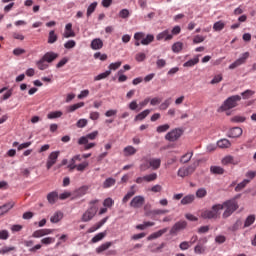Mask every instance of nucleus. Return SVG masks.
<instances>
[{"mask_svg": "<svg viewBox=\"0 0 256 256\" xmlns=\"http://www.w3.org/2000/svg\"><path fill=\"white\" fill-rule=\"evenodd\" d=\"M197 63H199V55H197L193 59H190L187 62H185L183 64V67H195V65H197Z\"/></svg>", "mask_w": 256, "mask_h": 256, "instance_id": "33", "label": "nucleus"}, {"mask_svg": "<svg viewBox=\"0 0 256 256\" xmlns=\"http://www.w3.org/2000/svg\"><path fill=\"white\" fill-rule=\"evenodd\" d=\"M57 57H59V54H57L55 52H47L46 54H44L42 59L46 63H53V61H55V59H57Z\"/></svg>", "mask_w": 256, "mask_h": 256, "instance_id": "17", "label": "nucleus"}, {"mask_svg": "<svg viewBox=\"0 0 256 256\" xmlns=\"http://www.w3.org/2000/svg\"><path fill=\"white\" fill-rule=\"evenodd\" d=\"M251 183V180L249 179H244L242 182H240L236 187H235V191L239 192V191H243V189H245L247 187V185H249Z\"/></svg>", "mask_w": 256, "mask_h": 256, "instance_id": "30", "label": "nucleus"}, {"mask_svg": "<svg viewBox=\"0 0 256 256\" xmlns=\"http://www.w3.org/2000/svg\"><path fill=\"white\" fill-rule=\"evenodd\" d=\"M0 239L2 241H7V239H9V231L7 230H1L0 231Z\"/></svg>", "mask_w": 256, "mask_h": 256, "instance_id": "63", "label": "nucleus"}, {"mask_svg": "<svg viewBox=\"0 0 256 256\" xmlns=\"http://www.w3.org/2000/svg\"><path fill=\"white\" fill-rule=\"evenodd\" d=\"M59 117H63V112L62 111H54V112H50L47 115L48 119H59Z\"/></svg>", "mask_w": 256, "mask_h": 256, "instance_id": "43", "label": "nucleus"}, {"mask_svg": "<svg viewBox=\"0 0 256 256\" xmlns=\"http://www.w3.org/2000/svg\"><path fill=\"white\" fill-rule=\"evenodd\" d=\"M119 67H121V62L120 61L115 62V63H111L108 66V69H109V71H117V69H119Z\"/></svg>", "mask_w": 256, "mask_h": 256, "instance_id": "59", "label": "nucleus"}, {"mask_svg": "<svg viewBox=\"0 0 256 256\" xmlns=\"http://www.w3.org/2000/svg\"><path fill=\"white\" fill-rule=\"evenodd\" d=\"M136 187H137L136 185L131 186L130 191L127 192V194L123 197L122 203H127V201H129V199H131V197H133V195L137 193V191H135Z\"/></svg>", "mask_w": 256, "mask_h": 256, "instance_id": "23", "label": "nucleus"}, {"mask_svg": "<svg viewBox=\"0 0 256 256\" xmlns=\"http://www.w3.org/2000/svg\"><path fill=\"white\" fill-rule=\"evenodd\" d=\"M87 191H89V186H82L75 191V195L76 197H83V195H87Z\"/></svg>", "mask_w": 256, "mask_h": 256, "instance_id": "31", "label": "nucleus"}, {"mask_svg": "<svg viewBox=\"0 0 256 256\" xmlns=\"http://www.w3.org/2000/svg\"><path fill=\"white\" fill-rule=\"evenodd\" d=\"M241 135H243V129L240 127H234L230 129L228 137L235 139L237 137H241Z\"/></svg>", "mask_w": 256, "mask_h": 256, "instance_id": "19", "label": "nucleus"}, {"mask_svg": "<svg viewBox=\"0 0 256 256\" xmlns=\"http://www.w3.org/2000/svg\"><path fill=\"white\" fill-rule=\"evenodd\" d=\"M249 55V52L243 53L240 58L229 65V69H237V67H240V65H245L247 59H249Z\"/></svg>", "mask_w": 256, "mask_h": 256, "instance_id": "8", "label": "nucleus"}, {"mask_svg": "<svg viewBox=\"0 0 256 256\" xmlns=\"http://www.w3.org/2000/svg\"><path fill=\"white\" fill-rule=\"evenodd\" d=\"M57 39H58V36L57 34H55V30L50 31L48 35V43L50 45H53V43H56Z\"/></svg>", "mask_w": 256, "mask_h": 256, "instance_id": "39", "label": "nucleus"}, {"mask_svg": "<svg viewBox=\"0 0 256 256\" xmlns=\"http://www.w3.org/2000/svg\"><path fill=\"white\" fill-rule=\"evenodd\" d=\"M222 165H237L233 156H226L222 159Z\"/></svg>", "mask_w": 256, "mask_h": 256, "instance_id": "36", "label": "nucleus"}, {"mask_svg": "<svg viewBox=\"0 0 256 256\" xmlns=\"http://www.w3.org/2000/svg\"><path fill=\"white\" fill-rule=\"evenodd\" d=\"M145 183H151L157 181V173H151L144 176Z\"/></svg>", "mask_w": 256, "mask_h": 256, "instance_id": "45", "label": "nucleus"}, {"mask_svg": "<svg viewBox=\"0 0 256 256\" xmlns=\"http://www.w3.org/2000/svg\"><path fill=\"white\" fill-rule=\"evenodd\" d=\"M94 59H100V61H107V54H101V52H96L94 54Z\"/></svg>", "mask_w": 256, "mask_h": 256, "instance_id": "60", "label": "nucleus"}, {"mask_svg": "<svg viewBox=\"0 0 256 256\" xmlns=\"http://www.w3.org/2000/svg\"><path fill=\"white\" fill-rule=\"evenodd\" d=\"M46 61L42 59H40L38 62H36V65L38 67V69L40 71H45V69H47L49 67V64L45 63Z\"/></svg>", "mask_w": 256, "mask_h": 256, "instance_id": "44", "label": "nucleus"}, {"mask_svg": "<svg viewBox=\"0 0 256 256\" xmlns=\"http://www.w3.org/2000/svg\"><path fill=\"white\" fill-rule=\"evenodd\" d=\"M42 245H51L55 243V238L53 237H45L41 239Z\"/></svg>", "mask_w": 256, "mask_h": 256, "instance_id": "56", "label": "nucleus"}, {"mask_svg": "<svg viewBox=\"0 0 256 256\" xmlns=\"http://www.w3.org/2000/svg\"><path fill=\"white\" fill-rule=\"evenodd\" d=\"M115 205V201H113L111 198H106L103 202L104 207H113Z\"/></svg>", "mask_w": 256, "mask_h": 256, "instance_id": "64", "label": "nucleus"}, {"mask_svg": "<svg viewBox=\"0 0 256 256\" xmlns=\"http://www.w3.org/2000/svg\"><path fill=\"white\" fill-rule=\"evenodd\" d=\"M181 135H183V130L180 128L173 129L165 135L166 141L175 142L180 139Z\"/></svg>", "mask_w": 256, "mask_h": 256, "instance_id": "5", "label": "nucleus"}, {"mask_svg": "<svg viewBox=\"0 0 256 256\" xmlns=\"http://www.w3.org/2000/svg\"><path fill=\"white\" fill-rule=\"evenodd\" d=\"M137 153V150L135 147L129 145V146H126L124 149H123V154H124V157H131L133 155H135Z\"/></svg>", "mask_w": 256, "mask_h": 256, "instance_id": "21", "label": "nucleus"}, {"mask_svg": "<svg viewBox=\"0 0 256 256\" xmlns=\"http://www.w3.org/2000/svg\"><path fill=\"white\" fill-rule=\"evenodd\" d=\"M195 201V195L190 194L186 195L184 198L181 200V205H191Z\"/></svg>", "mask_w": 256, "mask_h": 256, "instance_id": "26", "label": "nucleus"}, {"mask_svg": "<svg viewBox=\"0 0 256 256\" xmlns=\"http://www.w3.org/2000/svg\"><path fill=\"white\" fill-rule=\"evenodd\" d=\"M52 233V229H39L33 232L32 237L34 239H40V237H45V235H51Z\"/></svg>", "mask_w": 256, "mask_h": 256, "instance_id": "13", "label": "nucleus"}, {"mask_svg": "<svg viewBox=\"0 0 256 256\" xmlns=\"http://www.w3.org/2000/svg\"><path fill=\"white\" fill-rule=\"evenodd\" d=\"M115 183H116L115 178H107L103 183V188L109 189V187H113V185H115Z\"/></svg>", "mask_w": 256, "mask_h": 256, "instance_id": "40", "label": "nucleus"}, {"mask_svg": "<svg viewBox=\"0 0 256 256\" xmlns=\"http://www.w3.org/2000/svg\"><path fill=\"white\" fill-rule=\"evenodd\" d=\"M57 159H59V151H54L50 153L46 163V168L48 171L49 169H51V167H53V165H55V163H57Z\"/></svg>", "mask_w": 256, "mask_h": 256, "instance_id": "11", "label": "nucleus"}, {"mask_svg": "<svg viewBox=\"0 0 256 256\" xmlns=\"http://www.w3.org/2000/svg\"><path fill=\"white\" fill-rule=\"evenodd\" d=\"M194 253H197L198 255H203V253H205V247H203V245L201 244L196 245L194 248Z\"/></svg>", "mask_w": 256, "mask_h": 256, "instance_id": "58", "label": "nucleus"}, {"mask_svg": "<svg viewBox=\"0 0 256 256\" xmlns=\"http://www.w3.org/2000/svg\"><path fill=\"white\" fill-rule=\"evenodd\" d=\"M109 221V216L103 218L100 222L96 223L94 226L88 229V233H95L98 229H101Z\"/></svg>", "mask_w": 256, "mask_h": 256, "instance_id": "14", "label": "nucleus"}, {"mask_svg": "<svg viewBox=\"0 0 256 256\" xmlns=\"http://www.w3.org/2000/svg\"><path fill=\"white\" fill-rule=\"evenodd\" d=\"M223 81V74H218L214 76V78L211 80V85H217V83H221Z\"/></svg>", "mask_w": 256, "mask_h": 256, "instance_id": "57", "label": "nucleus"}, {"mask_svg": "<svg viewBox=\"0 0 256 256\" xmlns=\"http://www.w3.org/2000/svg\"><path fill=\"white\" fill-rule=\"evenodd\" d=\"M217 146L220 149H229V147H231V142L224 138L217 142Z\"/></svg>", "mask_w": 256, "mask_h": 256, "instance_id": "27", "label": "nucleus"}, {"mask_svg": "<svg viewBox=\"0 0 256 256\" xmlns=\"http://www.w3.org/2000/svg\"><path fill=\"white\" fill-rule=\"evenodd\" d=\"M88 167H89V162L84 161V162H82V163L76 165V170L83 172V171H85V169H87Z\"/></svg>", "mask_w": 256, "mask_h": 256, "instance_id": "55", "label": "nucleus"}, {"mask_svg": "<svg viewBox=\"0 0 256 256\" xmlns=\"http://www.w3.org/2000/svg\"><path fill=\"white\" fill-rule=\"evenodd\" d=\"M63 37L65 39H69L70 37H75V31H73V24L71 23L66 24Z\"/></svg>", "mask_w": 256, "mask_h": 256, "instance_id": "15", "label": "nucleus"}, {"mask_svg": "<svg viewBox=\"0 0 256 256\" xmlns=\"http://www.w3.org/2000/svg\"><path fill=\"white\" fill-rule=\"evenodd\" d=\"M197 169V164H192L188 167H182L178 170V177H189V175H193L195 173V170Z\"/></svg>", "mask_w": 256, "mask_h": 256, "instance_id": "4", "label": "nucleus"}, {"mask_svg": "<svg viewBox=\"0 0 256 256\" xmlns=\"http://www.w3.org/2000/svg\"><path fill=\"white\" fill-rule=\"evenodd\" d=\"M97 9V2H93L92 4H90L87 8V17H91V15H93V13H95V10Z\"/></svg>", "mask_w": 256, "mask_h": 256, "instance_id": "42", "label": "nucleus"}, {"mask_svg": "<svg viewBox=\"0 0 256 256\" xmlns=\"http://www.w3.org/2000/svg\"><path fill=\"white\" fill-rule=\"evenodd\" d=\"M255 220H256V216L254 214L249 215L244 221L243 229H247V227H251V225L255 223Z\"/></svg>", "mask_w": 256, "mask_h": 256, "instance_id": "25", "label": "nucleus"}, {"mask_svg": "<svg viewBox=\"0 0 256 256\" xmlns=\"http://www.w3.org/2000/svg\"><path fill=\"white\" fill-rule=\"evenodd\" d=\"M171 128V126L169 124H163L160 125L156 128L157 133H165L167 131H169V129Z\"/></svg>", "mask_w": 256, "mask_h": 256, "instance_id": "51", "label": "nucleus"}, {"mask_svg": "<svg viewBox=\"0 0 256 256\" xmlns=\"http://www.w3.org/2000/svg\"><path fill=\"white\" fill-rule=\"evenodd\" d=\"M143 37H145L144 32H137V33L134 34V39H135L134 45L136 47H139L141 45V39H143Z\"/></svg>", "mask_w": 256, "mask_h": 256, "instance_id": "32", "label": "nucleus"}, {"mask_svg": "<svg viewBox=\"0 0 256 256\" xmlns=\"http://www.w3.org/2000/svg\"><path fill=\"white\" fill-rule=\"evenodd\" d=\"M186 228H187L186 221L176 222L170 230V235H177L179 231H183V229H186Z\"/></svg>", "mask_w": 256, "mask_h": 256, "instance_id": "10", "label": "nucleus"}, {"mask_svg": "<svg viewBox=\"0 0 256 256\" xmlns=\"http://www.w3.org/2000/svg\"><path fill=\"white\" fill-rule=\"evenodd\" d=\"M99 137V131H94L78 139V145H87L89 141H95Z\"/></svg>", "mask_w": 256, "mask_h": 256, "instance_id": "7", "label": "nucleus"}, {"mask_svg": "<svg viewBox=\"0 0 256 256\" xmlns=\"http://www.w3.org/2000/svg\"><path fill=\"white\" fill-rule=\"evenodd\" d=\"M139 169L142 172H145V171L151 169V165L149 163V159H146L142 164H140Z\"/></svg>", "mask_w": 256, "mask_h": 256, "instance_id": "50", "label": "nucleus"}, {"mask_svg": "<svg viewBox=\"0 0 256 256\" xmlns=\"http://www.w3.org/2000/svg\"><path fill=\"white\" fill-rule=\"evenodd\" d=\"M111 75V70H107L97 76L94 77V81H101L102 79H107Z\"/></svg>", "mask_w": 256, "mask_h": 256, "instance_id": "41", "label": "nucleus"}, {"mask_svg": "<svg viewBox=\"0 0 256 256\" xmlns=\"http://www.w3.org/2000/svg\"><path fill=\"white\" fill-rule=\"evenodd\" d=\"M13 207H15V202H8L0 206V217L5 215L6 213H9V211H11Z\"/></svg>", "mask_w": 256, "mask_h": 256, "instance_id": "16", "label": "nucleus"}, {"mask_svg": "<svg viewBox=\"0 0 256 256\" xmlns=\"http://www.w3.org/2000/svg\"><path fill=\"white\" fill-rule=\"evenodd\" d=\"M245 177H247L249 181H253V179L256 177V171L249 170L246 172Z\"/></svg>", "mask_w": 256, "mask_h": 256, "instance_id": "61", "label": "nucleus"}, {"mask_svg": "<svg viewBox=\"0 0 256 256\" xmlns=\"http://www.w3.org/2000/svg\"><path fill=\"white\" fill-rule=\"evenodd\" d=\"M169 105H171V98L166 99L160 106V111H165L169 108Z\"/></svg>", "mask_w": 256, "mask_h": 256, "instance_id": "53", "label": "nucleus"}, {"mask_svg": "<svg viewBox=\"0 0 256 256\" xmlns=\"http://www.w3.org/2000/svg\"><path fill=\"white\" fill-rule=\"evenodd\" d=\"M192 157H193V152H188L181 157L180 162L189 163Z\"/></svg>", "mask_w": 256, "mask_h": 256, "instance_id": "48", "label": "nucleus"}, {"mask_svg": "<svg viewBox=\"0 0 256 256\" xmlns=\"http://www.w3.org/2000/svg\"><path fill=\"white\" fill-rule=\"evenodd\" d=\"M214 31H223L225 29V22L223 21H218L215 22L213 25Z\"/></svg>", "mask_w": 256, "mask_h": 256, "instance_id": "46", "label": "nucleus"}, {"mask_svg": "<svg viewBox=\"0 0 256 256\" xmlns=\"http://www.w3.org/2000/svg\"><path fill=\"white\" fill-rule=\"evenodd\" d=\"M149 113H151L150 109L144 110L143 112L135 116L134 121H143V119H145L149 115Z\"/></svg>", "mask_w": 256, "mask_h": 256, "instance_id": "34", "label": "nucleus"}, {"mask_svg": "<svg viewBox=\"0 0 256 256\" xmlns=\"http://www.w3.org/2000/svg\"><path fill=\"white\" fill-rule=\"evenodd\" d=\"M77 45V42L75 40H69L64 44L65 49H73Z\"/></svg>", "mask_w": 256, "mask_h": 256, "instance_id": "62", "label": "nucleus"}, {"mask_svg": "<svg viewBox=\"0 0 256 256\" xmlns=\"http://www.w3.org/2000/svg\"><path fill=\"white\" fill-rule=\"evenodd\" d=\"M81 107H85V102L76 103L68 107V113H73L77 111V109H81Z\"/></svg>", "mask_w": 256, "mask_h": 256, "instance_id": "37", "label": "nucleus"}, {"mask_svg": "<svg viewBox=\"0 0 256 256\" xmlns=\"http://www.w3.org/2000/svg\"><path fill=\"white\" fill-rule=\"evenodd\" d=\"M239 101H241L240 95H233L228 97L223 104L218 108V113H223L224 111H229L231 109H235L239 105Z\"/></svg>", "mask_w": 256, "mask_h": 256, "instance_id": "1", "label": "nucleus"}, {"mask_svg": "<svg viewBox=\"0 0 256 256\" xmlns=\"http://www.w3.org/2000/svg\"><path fill=\"white\" fill-rule=\"evenodd\" d=\"M95 215H97V207L91 206L82 215L81 221H83V223H89V221H91Z\"/></svg>", "mask_w": 256, "mask_h": 256, "instance_id": "6", "label": "nucleus"}, {"mask_svg": "<svg viewBox=\"0 0 256 256\" xmlns=\"http://www.w3.org/2000/svg\"><path fill=\"white\" fill-rule=\"evenodd\" d=\"M210 173L213 175H223V173H225V169L221 166H211Z\"/></svg>", "mask_w": 256, "mask_h": 256, "instance_id": "28", "label": "nucleus"}, {"mask_svg": "<svg viewBox=\"0 0 256 256\" xmlns=\"http://www.w3.org/2000/svg\"><path fill=\"white\" fill-rule=\"evenodd\" d=\"M47 199L51 205H54V203L59 199V194L57 192H50L47 195Z\"/></svg>", "mask_w": 256, "mask_h": 256, "instance_id": "29", "label": "nucleus"}, {"mask_svg": "<svg viewBox=\"0 0 256 256\" xmlns=\"http://www.w3.org/2000/svg\"><path fill=\"white\" fill-rule=\"evenodd\" d=\"M155 41V36L153 34H148L141 38V45H151Z\"/></svg>", "mask_w": 256, "mask_h": 256, "instance_id": "24", "label": "nucleus"}, {"mask_svg": "<svg viewBox=\"0 0 256 256\" xmlns=\"http://www.w3.org/2000/svg\"><path fill=\"white\" fill-rule=\"evenodd\" d=\"M172 51H173V53H181V51H183V43L182 42H175L172 45Z\"/></svg>", "mask_w": 256, "mask_h": 256, "instance_id": "38", "label": "nucleus"}, {"mask_svg": "<svg viewBox=\"0 0 256 256\" xmlns=\"http://www.w3.org/2000/svg\"><path fill=\"white\" fill-rule=\"evenodd\" d=\"M148 163H150V169L153 171H157L161 167V160L160 158H150L148 159Z\"/></svg>", "mask_w": 256, "mask_h": 256, "instance_id": "18", "label": "nucleus"}, {"mask_svg": "<svg viewBox=\"0 0 256 256\" xmlns=\"http://www.w3.org/2000/svg\"><path fill=\"white\" fill-rule=\"evenodd\" d=\"M219 211H223V206L216 204L212 206V209L203 211L201 217L202 219H218L219 215H221Z\"/></svg>", "mask_w": 256, "mask_h": 256, "instance_id": "2", "label": "nucleus"}, {"mask_svg": "<svg viewBox=\"0 0 256 256\" xmlns=\"http://www.w3.org/2000/svg\"><path fill=\"white\" fill-rule=\"evenodd\" d=\"M61 219H63V213L58 211L51 216L50 221L51 223H59Z\"/></svg>", "mask_w": 256, "mask_h": 256, "instance_id": "35", "label": "nucleus"}, {"mask_svg": "<svg viewBox=\"0 0 256 256\" xmlns=\"http://www.w3.org/2000/svg\"><path fill=\"white\" fill-rule=\"evenodd\" d=\"M196 197L198 199H203L204 197H207V190L205 188H199L196 191Z\"/></svg>", "mask_w": 256, "mask_h": 256, "instance_id": "49", "label": "nucleus"}, {"mask_svg": "<svg viewBox=\"0 0 256 256\" xmlns=\"http://www.w3.org/2000/svg\"><path fill=\"white\" fill-rule=\"evenodd\" d=\"M105 232H100L92 238V243H99L105 237Z\"/></svg>", "mask_w": 256, "mask_h": 256, "instance_id": "52", "label": "nucleus"}, {"mask_svg": "<svg viewBox=\"0 0 256 256\" xmlns=\"http://www.w3.org/2000/svg\"><path fill=\"white\" fill-rule=\"evenodd\" d=\"M143 205H145V197L141 195L135 196L130 202V207L133 209H141Z\"/></svg>", "mask_w": 256, "mask_h": 256, "instance_id": "9", "label": "nucleus"}, {"mask_svg": "<svg viewBox=\"0 0 256 256\" xmlns=\"http://www.w3.org/2000/svg\"><path fill=\"white\" fill-rule=\"evenodd\" d=\"M167 231H168L167 228H163L157 232H154L150 236H148L147 240L153 241V239H159V237H162L163 235H165V233H167Z\"/></svg>", "mask_w": 256, "mask_h": 256, "instance_id": "20", "label": "nucleus"}, {"mask_svg": "<svg viewBox=\"0 0 256 256\" xmlns=\"http://www.w3.org/2000/svg\"><path fill=\"white\" fill-rule=\"evenodd\" d=\"M91 49H93L94 51H97L99 49H103V40L99 39V38H96V39L92 40Z\"/></svg>", "mask_w": 256, "mask_h": 256, "instance_id": "22", "label": "nucleus"}, {"mask_svg": "<svg viewBox=\"0 0 256 256\" xmlns=\"http://www.w3.org/2000/svg\"><path fill=\"white\" fill-rule=\"evenodd\" d=\"M221 207H223V209H225L222 217L224 219H227V217H231V215H233V213H235V211H237V209H239V205L237 204V201L235 200H228L226 202L223 203V205H221Z\"/></svg>", "mask_w": 256, "mask_h": 256, "instance_id": "3", "label": "nucleus"}, {"mask_svg": "<svg viewBox=\"0 0 256 256\" xmlns=\"http://www.w3.org/2000/svg\"><path fill=\"white\" fill-rule=\"evenodd\" d=\"M109 247H111V242H106L100 245L98 248H96V253H103V251H107Z\"/></svg>", "mask_w": 256, "mask_h": 256, "instance_id": "47", "label": "nucleus"}, {"mask_svg": "<svg viewBox=\"0 0 256 256\" xmlns=\"http://www.w3.org/2000/svg\"><path fill=\"white\" fill-rule=\"evenodd\" d=\"M243 99H251L253 95H255V91L253 90H245L244 92L241 93Z\"/></svg>", "mask_w": 256, "mask_h": 256, "instance_id": "54", "label": "nucleus"}, {"mask_svg": "<svg viewBox=\"0 0 256 256\" xmlns=\"http://www.w3.org/2000/svg\"><path fill=\"white\" fill-rule=\"evenodd\" d=\"M156 39H157V41H171V39H173V34H171L169 29H166V30L160 32L156 36Z\"/></svg>", "mask_w": 256, "mask_h": 256, "instance_id": "12", "label": "nucleus"}]
</instances>
